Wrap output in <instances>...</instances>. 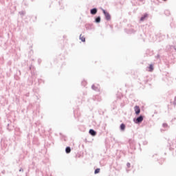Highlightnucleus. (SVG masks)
<instances>
[{
    "mask_svg": "<svg viewBox=\"0 0 176 176\" xmlns=\"http://www.w3.org/2000/svg\"><path fill=\"white\" fill-rule=\"evenodd\" d=\"M142 120H144V118L142 117V116H140V117H138L136 119L135 123H141V122H142Z\"/></svg>",
    "mask_w": 176,
    "mask_h": 176,
    "instance_id": "3",
    "label": "nucleus"
},
{
    "mask_svg": "<svg viewBox=\"0 0 176 176\" xmlns=\"http://www.w3.org/2000/svg\"><path fill=\"white\" fill-rule=\"evenodd\" d=\"M80 39L82 42H86V38H85L82 34L80 35Z\"/></svg>",
    "mask_w": 176,
    "mask_h": 176,
    "instance_id": "7",
    "label": "nucleus"
},
{
    "mask_svg": "<svg viewBox=\"0 0 176 176\" xmlns=\"http://www.w3.org/2000/svg\"><path fill=\"white\" fill-rule=\"evenodd\" d=\"M163 126L164 127H167V124H164Z\"/></svg>",
    "mask_w": 176,
    "mask_h": 176,
    "instance_id": "13",
    "label": "nucleus"
},
{
    "mask_svg": "<svg viewBox=\"0 0 176 176\" xmlns=\"http://www.w3.org/2000/svg\"><path fill=\"white\" fill-rule=\"evenodd\" d=\"M126 129V125H124V124H121L120 125V129L122 131H124V129Z\"/></svg>",
    "mask_w": 176,
    "mask_h": 176,
    "instance_id": "8",
    "label": "nucleus"
},
{
    "mask_svg": "<svg viewBox=\"0 0 176 176\" xmlns=\"http://www.w3.org/2000/svg\"><path fill=\"white\" fill-rule=\"evenodd\" d=\"M134 109L136 115H140V113L141 112V109H140V107L135 106Z\"/></svg>",
    "mask_w": 176,
    "mask_h": 176,
    "instance_id": "2",
    "label": "nucleus"
},
{
    "mask_svg": "<svg viewBox=\"0 0 176 176\" xmlns=\"http://www.w3.org/2000/svg\"><path fill=\"white\" fill-rule=\"evenodd\" d=\"M146 17H148V14H145L143 16L140 18V21H144L145 19H146Z\"/></svg>",
    "mask_w": 176,
    "mask_h": 176,
    "instance_id": "6",
    "label": "nucleus"
},
{
    "mask_svg": "<svg viewBox=\"0 0 176 176\" xmlns=\"http://www.w3.org/2000/svg\"><path fill=\"white\" fill-rule=\"evenodd\" d=\"M100 21H101V18L98 16L96 19V23H100Z\"/></svg>",
    "mask_w": 176,
    "mask_h": 176,
    "instance_id": "11",
    "label": "nucleus"
},
{
    "mask_svg": "<svg viewBox=\"0 0 176 176\" xmlns=\"http://www.w3.org/2000/svg\"><path fill=\"white\" fill-rule=\"evenodd\" d=\"M97 13V8L91 10V14H96Z\"/></svg>",
    "mask_w": 176,
    "mask_h": 176,
    "instance_id": "5",
    "label": "nucleus"
},
{
    "mask_svg": "<svg viewBox=\"0 0 176 176\" xmlns=\"http://www.w3.org/2000/svg\"><path fill=\"white\" fill-rule=\"evenodd\" d=\"M66 153H71V147H67L65 149Z\"/></svg>",
    "mask_w": 176,
    "mask_h": 176,
    "instance_id": "9",
    "label": "nucleus"
},
{
    "mask_svg": "<svg viewBox=\"0 0 176 176\" xmlns=\"http://www.w3.org/2000/svg\"><path fill=\"white\" fill-rule=\"evenodd\" d=\"M148 69H149V72H152V71H153V65H150Z\"/></svg>",
    "mask_w": 176,
    "mask_h": 176,
    "instance_id": "10",
    "label": "nucleus"
},
{
    "mask_svg": "<svg viewBox=\"0 0 176 176\" xmlns=\"http://www.w3.org/2000/svg\"><path fill=\"white\" fill-rule=\"evenodd\" d=\"M89 134H91V135H93L94 137L95 135H96L97 133L94 130L90 129Z\"/></svg>",
    "mask_w": 176,
    "mask_h": 176,
    "instance_id": "4",
    "label": "nucleus"
},
{
    "mask_svg": "<svg viewBox=\"0 0 176 176\" xmlns=\"http://www.w3.org/2000/svg\"><path fill=\"white\" fill-rule=\"evenodd\" d=\"M98 173H100V168H96V169L95 170L94 173H95V174H98Z\"/></svg>",
    "mask_w": 176,
    "mask_h": 176,
    "instance_id": "12",
    "label": "nucleus"
},
{
    "mask_svg": "<svg viewBox=\"0 0 176 176\" xmlns=\"http://www.w3.org/2000/svg\"><path fill=\"white\" fill-rule=\"evenodd\" d=\"M103 13L105 16L106 20H111V15L109 14V13L105 12V10H103Z\"/></svg>",
    "mask_w": 176,
    "mask_h": 176,
    "instance_id": "1",
    "label": "nucleus"
}]
</instances>
